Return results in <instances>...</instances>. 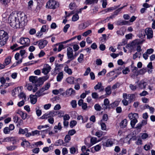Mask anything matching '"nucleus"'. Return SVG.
Returning <instances> with one entry per match:
<instances>
[{"instance_id": "1", "label": "nucleus", "mask_w": 155, "mask_h": 155, "mask_svg": "<svg viewBox=\"0 0 155 155\" xmlns=\"http://www.w3.org/2000/svg\"><path fill=\"white\" fill-rule=\"evenodd\" d=\"M18 21L17 14L12 13L8 18V22L11 26L14 28H20Z\"/></svg>"}, {"instance_id": "2", "label": "nucleus", "mask_w": 155, "mask_h": 155, "mask_svg": "<svg viewBox=\"0 0 155 155\" xmlns=\"http://www.w3.org/2000/svg\"><path fill=\"white\" fill-rule=\"evenodd\" d=\"M8 33L4 30H0V47L5 45L8 38Z\"/></svg>"}, {"instance_id": "3", "label": "nucleus", "mask_w": 155, "mask_h": 155, "mask_svg": "<svg viewBox=\"0 0 155 155\" xmlns=\"http://www.w3.org/2000/svg\"><path fill=\"white\" fill-rule=\"evenodd\" d=\"M17 15V19L18 21V24L20 26V28L23 27L25 25V20L27 18L26 15L25 14L22 12L18 13Z\"/></svg>"}, {"instance_id": "4", "label": "nucleus", "mask_w": 155, "mask_h": 155, "mask_svg": "<svg viewBox=\"0 0 155 155\" xmlns=\"http://www.w3.org/2000/svg\"><path fill=\"white\" fill-rule=\"evenodd\" d=\"M128 117L129 119L131 120L130 121V124L132 127L134 126L135 124L137 122V119L138 118V114L137 113H130L129 114Z\"/></svg>"}, {"instance_id": "5", "label": "nucleus", "mask_w": 155, "mask_h": 155, "mask_svg": "<svg viewBox=\"0 0 155 155\" xmlns=\"http://www.w3.org/2000/svg\"><path fill=\"white\" fill-rule=\"evenodd\" d=\"M58 6L57 2L54 0H49L46 5V8L51 9H54Z\"/></svg>"}, {"instance_id": "6", "label": "nucleus", "mask_w": 155, "mask_h": 155, "mask_svg": "<svg viewBox=\"0 0 155 155\" xmlns=\"http://www.w3.org/2000/svg\"><path fill=\"white\" fill-rule=\"evenodd\" d=\"M67 54L68 59H70L73 60L76 58V56L74 55L73 50L71 47H68L67 49Z\"/></svg>"}, {"instance_id": "7", "label": "nucleus", "mask_w": 155, "mask_h": 155, "mask_svg": "<svg viewBox=\"0 0 155 155\" xmlns=\"http://www.w3.org/2000/svg\"><path fill=\"white\" fill-rule=\"evenodd\" d=\"M19 43L24 46H28L30 45V40L28 38H21L19 40Z\"/></svg>"}, {"instance_id": "8", "label": "nucleus", "mask_w": 155, "mask_h": 155, "mask_svg": "<svg viewBox=\"0 0 155 155\" xmlns=\"http://www.w3.org/2000/svg\"><path fill=\"white\" fill-rule=\"evenodd\" d=\"M115 140L113 138H110L108 139L105 141L103 142L102 145L103 146L106 147H111L114 143Z\"/></svg>"}, {"instance_id": "9", "label": "nucleus", "mask_w": 155, "mask_h": 155, "mask_svg": "<svg viewBox=\"0 0 155 155\" xmlns=\"http://www.w3.org/2000/svg\"><path fill=\"white\" fill-rule=\"evenodd\" d=\"M145 32L147 39H150L153 38V31L151 28H147L145 30Z\"/></svg>"}, {"instance_id": "10", "label": "nucleus", "mask_w": 155, "mask_h": 155, "mask_svg": "<svg viewBox=\"0 0 155 155\" xmlns=\"http://www.w3.org/2000/svg\"><path fill=\"white\" fill-rule=\"evenodd\" d=\"M48 41L44 39H41L39 41L38 46L40 49L44 48L47 44Z\"/></svg>"}, {"instance_id": "11", "label": "nucleus", "mask_w": 155, "mask_h": 155, "mask_svg": "<svg viewBox=\"0 0 155 155\" xmlns=\"http://www.w3.org/2000/svg\"><path fill=\"white\" fill-rule=\"evenodd\" d=\"M51 67L48 64H46L44 65V68L42 69V72L45 74H47L50 71Z\"/></svg>"}, {"instance_id": "12", "label": "nucleus", "mask_w": 155, "mask_h": 155, "mask_svg": "<svg viewBox=\"0 0 155 155\" xmlns=\"http://www.w3.org/2000/svg\"><path fill=\"white\" fill-rule=\"evenodd\" d=\"M123 99L122 101V102L124 106H127L130 104V101L129 100H127L128 99L127 94L126 93L123 94Z\"/></svg>"}, {"instance_id": "13", "label": "nucleus", "mask_w": 155, "mask_h": 155, "mask_svg": "<svg viewBox=\"0 0 155 155\" xmlns=\"http://www.w3.org/2000/svg\"><path fill=\"white\" fill-rule=\"evenodd\" d=\"M91 143H86V145L88 147H90L93 145L95 144L97 142V138L95 137H93L91 138L90 139Z\"/></svg>"}, {"instance_id": "14", "label": "nucleus", "mask_w": 155, "mask_h": 155, "mask_svg": "<svg viewBox=\"0 0 155 155\" xmlns=\"http://www.w3.org/2000/svg\"><path fill=\"white\" fill-rule=\"evenodd\" d=\"M127 96L130 103L135 100L136 95L135 94H127Z\"/></svg>"}, {"instance_id": "15", "label": "nucleus", "mask_w": 155, "mask_h": 155, "mask_svg": "<svg viewBox=\"0 0 155 155\" xmlns=\"http://www.w3.org/2000/svg\"><path fill=\"white\" fill-rule=\"evenodd\" d=\"M143 42V41L140 39H136L133 41L131 43L134 48L138 45H140V44H142Z\"/></svg>"}, {"instance_id": "16", "label": "nucleus", "mask_w": 155, "mask_h": 155, "mask_svg": "<svg viewBox=\"0 0 155 155\" xmlns=\"http://www.w3.org/2000/svg\"><path fill=\"white\" fill-rule=\"evenodd\" d=\"M132 71L134 74H132L131 77L133 78H134L135 76L138 75V68L135 66H132L131 67Z\"/></svg>"}, {"instance_id": "17", "label": "nucleus", "mask_w": 155, "mask_h": 155, "mask_svg": "<svg viewBox=\"0 0 155 155\" xmlns=\"http://www.w3.org/2000/svg\"><path fill=\"white\" fill-rule=\"evenodd\" d=\"M75 94V91L71 88L68 89L66 91V95L68 96L74 95Z\"/></svg>"}, {"instance_id": "18", "label": "nucleus", "mask_w": 155, "mask_h": 155, "mask_svg": "<svg viewBox=\"0 0 155 155\" xmlns=\"http://www.w3.org/2000/svg\"><path fill=\"white\" fill-rule=\"evenodd\" d=\"M101 148V145L98 144L93 147L91 148V152L92 153H94L95 152L98 151Z\"/></svg>"}, {"instance_id": "19", "label": "nucleus", "mask_w": 155, "mask_h": 155, "mask_svg": "<svg viewBox=\"0 0 155 155\" xmlns=\"http://www.w3.org/2000/svg\"><path fill=\"white\" fill-rule=\"evenodd\" d=\"M30 97L31 103L32 104H35L37 101V97L34 95H31Z\"/></svg>"}, {"instance_id": "20", "label": "nucleus", "mask_w": 155, "mask_h": 155, "mask_svg": "<svg viewBox=\"0 0 155 155\" xmlns=\"http://www.w3.org/2000/svg\"><path fill=\"white\" fill-rule=\"evenodd\" d=\"M29 80L30 82L33 83H36L38 81L39 78L38 79V77L36 76H31L29 78Z\"/></svg>"}, {"instance_id": "21", "label": "nucleus", "mask_w": 155, "mask_h": 155, "mask_svg": "<svg viewBox=\"0 0 155 155\" xmlns=\"http://www.w3.org/2000/svg\"><path fill=\"white\" fill-rule=\"evenodd\" d=\"M147 83L143 81H141L138 84V87L140 89H143L146 87Z\"/></svg>"}, {"instance_id": "22", "label": "nucleus", "mask_w": 155, "mask_h": 155, "mask_svg": "<svg viewBox=\"0 0 155 155\" xmlns=\"http://www.w3.org/2000/svg\"><path fill=\"white\" fill-rule=\"evenodd\" d=\"M94 89L97 90H99L100 91H102L104 90V88L102 86L101 83L98 82L94 87Z\"/></svg>"}, {"instance_id": "23", "label": "nucleus", "mask_w": 155, "mask_h": 155, "mask_svg": "<svg viewBox=\"0 0 155 155\" xmlns=\"http://www.w3.org/2000/svg\"><path fill=\"white\" fill-rule=\"evenodd\" d=\"M88 26V25L87 22H84L79 25L78 28L79 30H81L84 29Z\"/></svg>"}, {"instance_id": "24", "label": "nucleus", "mask_w": 155, "mask_h": 155, "mask_svg": "<svg viewBox=\"0 0 155 155\" xmlns=\"http://www.w3.org/2000/svg\"><path fill=\"white\" fill-rule=\"evenodd\" d=\"M17 113L19 114L23 120H25L27 116V114L21 110H18Z\"/></svg>"}, {"instance_id": "25", "label": "nucleus", "mask_w": 155, "mask_h": 155, "mask_svg": "<svg viewBox=\"0 0 155 155\" xmlns=\"http://www.w3.org/2000/svg\"><path fill=\"white\" fill-rule=\"evenodd\" d=\"M4 142H9L12 141V143L13 144H15L16 143V141L15 140V138L14 137H7L4 138Z\"/></svg>"}, {"instance_id": "26", "label": "nucleus", "mask_w": 155, "mask_h": 155, "mask_svg": "<svg viewBox=\"0 0 155 155\" xmlns=\"http://www.w3.org/2000/svg\"><path fill=\"white\" fill-rule=\"evenodd\" d=\"M109 101L107 98L105 99L104 101V105L103 108L104 109H107V108H110V105H109Z\"/></svg>"}, {"instance_id": "27", "label": "nucleus", "mask_w": 155, "mask_h": 155, "mask_svg": "<svg viewBox=\"0 0 155 155\" xmlns=\"http://www.w3.org/2000/svg\"><path fill=\"white\" fill-rule=\"evenodd\" d=\"M62 127L61 126L60 122H59L58 125H55L54 127V129L55 133H57L58 131H61V130Z\"/></svg>"}, {"instance_id": "28", "label": "nucleus", "mask_w": 155, "mask_h": 155, "mask_svg": "<svg viewBox=\"0 0 155 155\" xmlns=\"http://www.w3.org/2000/svg\"><path fill=\"white\" fill-rule=\"evenodd\" d=\"M125 48L127 49L128 51V52L131 53L134 50V47L132 45L131 43L127 45L126 46Z\"/></svg>"}, {"instance_id": "29", "label": "nucleus", "mask_w": 155, "mask_h": 155, "mask_svg": "<svg viewBox=\"0 0 155 155\" xmlns=\"http://www.w3.org/2000/svg\"><path fill=\"white\" fill-rule=\"evenodd\" d=\"M64 71L68 74L69 75H71L72 73V72L71 69L69 68L68 66L67 65H66L64 67Z\"/></svg>"}, {"instance_id": "30", "label": "nucleus", "mask_w": 155, "mask_h": 155, "mask_svg": "<svg viewBox=\"0 0 155 155\" xmlns=\"http://www.w3.org/2000/svg\"><path fill=\"white\" fill-rule=\"evenodd\" d=\"M44 91L41 90V89H40L36 93L35 95L37 97H39L41 96H42L45 94L44 92Z\"/></svg>"}, {"instance_id": "31", "label": "nucleus", "mask_w": 155, "mask_h": 155, "mask_svg": "<svg viewBox=\"0 0 155 155\" xmlns=\"http://www.w3.org/2000/svg\"><path fill=\"white\" fill-rule=\"evenodd\" d=\"M98 1V0H85L84 3L86 5H89L97 3Z\"/></svg>"}, {"instance_id": "32", "label": "nucleus", "mask_w": 155, "mask_h": 155, "mask_svg": "<svg viewBox=\"0 0 155 155\" xmlns=\"http://www.w3.org/2000/svg\"><path fill=\"white\" fill-rule=\"evenodd\" d=\"M63 74L62 72H59L57 77V81L58 82H60L63 79Z\"/></svg>"}, {"instance_id": "33", "label": "nucleus", "mask_w": 155, "mask_h": 155, "mask_svg": "<svg viewBox=\"0 0 155 155\" xmlns=\"http://www.w3.org/2000/svg\"><path fill=\"white\" fill-rule=\"evenodd\" d=\"M21 146L24 147H30V143L27 140L23 141L21 143Z\"/></svg>"}, {"instance_id": "34", "label": "nucleus", "mask_w": 155, "mask_h": 155, "mask_svg": "<svg viewBox=\"0 0 155 155\" xmlns=\"http://www.w3.org/2000/svg\"><path fill=\"white\" fill-rule=\"evenodd\" d=\"M130 134H128L124 139V142L127 143L128 144H130Z\"/></svg>"}, {"instance_id": "35", "label": "nucleus", "mask_w": 155, "mask_h": 155, "mask_svg": "<svg viewBox=\"0 0 155 155\" xmlns=\"http://www.w3.org/2000/svg\"><path fill=\"white\" fill-rule=\"evenodd\" d=\"M28 131V130L27 128H25V129H22L21 128L19 129L18 133L20 134H25L26 132Z\"/></svg>"}, {"instance_id": "36", "label": "nucleus", "mask_w": 155, "mask_h": 155, "mask_svg": "<svg viewBox=\"0 0 155 155\" xmlns=\"http://www.w3.org/2000/svg\"><path fill=\"white\" fill-rule=\"evenodd\" d=\"M128 22L126 21H118L116 22V24L117 25H123L127 24Z\"/></svg>"}, {"instance_id": "37", "label": "nucleus", "mask_w": 155, "mask_h": 155, "mask_svg": "<svg viewBox=\"0 0 155 155\" xmlns=\"http://www.w3.org/2000/svg\"><path fill=\"white\" fill-rule=\"evenodd\" d=\"M127 124V121L126 119H125L121 121L120 123V126L122 128L126 127Z\"/></svg>"}, {"instance_id": "38", "label": "nucleus", "mask_w": 155, "mask_h": 155, "mask_svg": "<svg viewBox=\"0 0 155 155\" xmlns=\"http://www.w3.org/2000/svg\"><path fill=\"white\" fill-rule=\"evenodd\" d=\"M66 80L68 83L72 84L74 83V78L72 77H70L68 78Z\"/></svg>"}, {"instance_id": "39", "label": "nucleus", "mask_w": 155, "mask_h": 155, "mask_svg": "<svg viewBox=\"0 0 155 155\" xmlns=\"http://www.w3.org/2000/svg\"><path fill=\"white\" fill-rule=\"evenodd\" d=\"M50 87V84L49 83H48L41 89L42 91H45L48 90Z\"/></svg>"}, {"instance_id": "40", "label": "nucleus", "mask_w": 155, "mask_h": 155, "mask_svg": "<svg viewBox=\"0 0 155 155\" xmlns=\"http://www.w3.org/2000/svg\"><path fill=\"white\" fill-rule=\"evenodd\" d=\"M127 5H124L123 7L120 8L116 10L113 13L114 14V15H115L116 16L120 12V11L121 10L124 8Z\"/></svg>"}, {"instance_id": "41", "label": "nucleus", "mask_w": 155, "mask_h": 155, "mask_svg": "<svg viewBox=\"0 0 155 155\" xmlns=\"http://www.w3.org/2000/svg\"><path fill=\"white\" fill-rule=\"evenodd\" d=\"M63 141L61 139H59L57 140L54 143V145L56 146H61L63 144Z\"/></svg>"}, {"instance_id": "42", "label": "nucleus", "mask_w": 155, "mask_h": 155, "mask_svg": "<svg viewBox=\"0 0 155 155\" xmlns=\"http://www.w3.org/2000/svg\"><path fill=\"white\" fill-rule=\"evenodd\" d=\"M111 87L110 86H108L105 89V91L106 92V94L109 95L111 93Z\"/></svg>"}, {"instance_id": "43", "label": "nucleus", "mask_w": 155, "mask_h": 155, "mask_svg": "<svg viewBox=\"0 0 155 155\" xmlns=\"http://www.w3.org/2000/svg\"><path fill=\"white\" fill-rule=\"evenodd\" d=\"M17 146L16 145H12L6 147V149L8 150H13L16 149Z\"/></svg>"}, {"instance_id": "44", "label": "nucleus", "mask_w": 155, "mask_h": 155, "mask_svg": "<svg viewBox=\"0 0 155 155\" xmlns=\"http://www.w3.org/2000/svg\"><path fill=\"white\" fill-rule=\"evenodd\" d=\"M79 18L78 14L76 13L73 16L72 18V21H76L79 19Z\"/></svg>"}, {"instance_id": "45", "label": "nucleus", "mask_w": 155, "mask_h": 155, "mask_svg": "<svg viewBox=\"0 0 155 155\" xmlns=\"http://www.w3.org/2000/svg\"><path fill=\"white\" fill-rule=\"evenodd\" d=\"M78 61L80 63H82L84 61V54H81L79 57L78 58Z\"/></svg>"}, {"instance_id": "46", "label": "nucleus", "mask_w": 155, "mask_h": 155, "mask_svg": "<svg viewBox=\"0 0 155 155\" xmlns=\"http://www.w3.org/2000/svg\"><path fill=\"white\" fill-rule=\"evenodd\" d=\"M69 7L71 10L75 9L76 7L75 3L74 2L71 3L69 5Z\"/></svg>"}, {"instance_id": "47", "label": "nucleus", "mask_w": 155, "mask_h": 155, "mask_svg": "<svg viewBox=\"0 0 155 155\" xmlns=\"http://www.w3.org/2000/svg\"><path fill=\"white\" fill-rule=\"evenodd\" d=\"M19 97L22 99V100L26 101V96L25 93L23 92H21L19 95Z\"/></svg>"}, {"instance_id": "48", "label": "nucleus", "mask_w": 155, "mask_h": 155, "mask_svg": "<svg viewBox=\"0 0 155 155\" xmlns=\"http://www.w3.org/2000/svg\"><path fill=\"white\" fill-rule=\"evenodd\" d=\"M119 103L118 101H115L110 104V108H114L117 106L119 104Z\"/></svg>"}, {"instance_id": "49", "label": "nucleus", "mask_w": 155, "mask_h": 155, "mask_svg": "<svg viewBox=\"0 0 155 155\" xmlns=\"http://www.w3.org/2000/svg\"><path fill=\"white\" fill-rule=\"evenodd\" d=\"M94 108L97 111H100L102 109L101 107L98 104H95L94 106Z\"/></svg>"}, {"instance_id": "50", "label": "nucleus", "mask_w": 155, "mask_h": 155, "mask_svg": "<svg viewBox=\"0 0 155 155\" xmlns=\"http://www.w3.org/2000/svg\"><path fill=\"white\" fill-rule=\"evenodd\" d=\"M0 1L2 4L6 5L10 2V0H0Z\"/></svg>"}, {"instance_id": "51", "label": "nucleus", "mask_w": 155, "mask_h": 155, "mask_svg": "<svg viewBox=\"0 0 155 155\" xmlns=\"http://www.w3.org/2000/svg\"><path fill=\"white\" fill-rule=\"evenodd\" d=\"M104 132L100 130L96 132L95 135L98 137H100L103 135Z\"/></svg>"}, {"instance_id": "52", "label": "nucleus", "mask_w": 155, "mask_h": 155, "mask_svg": "<svg viewBox=\"0 0 155 155\" xmlns=\"http://www.w3.org/2000/svg\"><path fill=\"white\" fill-rule=\"evenodd\" d=\"M3 133L5 134H7L10 133V131L8 128V127H5L3 130Z\"/></svg>"}, {"instance_id": "53", "label": "nucleus", "mask_w": 155, "mask_h": 155, "mask_svg": "<svg viewBox=\"0 0 155 155\" xmlns=\"http://www.w3.org/2000/svg\"><path fill=\"white\" fill-rule=\"evenodd\" d=\"M64 113L63 111L61 110L56 111V115L58 114V117H63Z\"/></svg>"}, {"instance_id": "54", "label": "nucleus", "mask_w": 155, "mask_h": 155, "mask_svg": "<svg viewBox=\"0 0 155 155\" xmlns=\"http://www.w3.org/2000/svg\"><path fill=\"white\" fill-rule=\"evenodd\" d=\"M11 58L10 57H8L6 58L5 61V64L6 65L8 64L11 62Z\"/></svg>"}, {"instance_id": "55", "label": "nucleus", "mask_w": 155, "mask_h": 155, "mask_svg": "<svg viewBox=\"0 0 155 155\" xmlns=\"http://www.w3.org/2000/svg\"><path fill=\"white\" fill-rule=\"evenodd\" d=\"M71 104L73 108H74L76 107L77 104L76 101L75 100H72L71 102Z\"/></svg>"}, {"instance_id": "56", "label": "nucleus", "mask_w": 155, "mask_h": 155, "mask_svg": "<svg viewBox=\"0 0 155 155\" xmlns=\"http://www.w3.org/2000/svg\"><path fill=\"white\" fill-rule=\"evenodd\" d=\"M48 26L46 25H43L41 28V30L42 32H45L48 30Z\"/></svg>"}, {"instance_id": "57", "label": "nucleus", "mask_w": 155, "mask_h": 155, "mask_svg": "<svg viewBox=\"0 0 155 155\" xmlns=\"http://www.w3.org/2000/svg\"><path fill=\"white\" fill-rule=\"evenodd\" d=\"M129 87L132 91H135L137 89V87L136 85L131 84L129 85Z\"/></svg>"}, {"instance_id": "58", "label": "nucleus", "mask_w": 155, "mask_h": 155, "mask_svg": "<svg viewBox=\"0 0 155 155\" xmlns=\"http://www.w3.org/2000/svg\"><path fill=\"white\" fill-rule=\"evenodd\" d=\"M121 85L120 83L117 82L112 86V88L113 89H115L117 88H118L120 87Z\"/></svg>"}, {"instance_id": "59", "label": "nucleus", "mask_w": 155, "mask_h": 155, "mask_svg": "<svg viewBox=\"0 0 155 155\" xmlns=\"http://www.w3.org/2000/svg\"><path fill=\"white\" fill-rule=\"evenodd\" d=\"M70 152L71 154H74L76 152V149L74 147H72L70 149Z\"/></svg>"}, {"instance_id": "60", "label": "nucleus", "mask_w": 155, "mask_h": 155, "mask_svg": "<svg viewBox=\"0 0 155 155\" xmlns=\"http://www.w3.org/2000/svg\"><path fill=\"white\" fill-rule=\"evenodd\" d=\"M121 68H118L117 69H114V71L117 74V75H118L121 73Z\"/></svg>"}, {"instance_id": "61", "label": "nucleus", "mask_w": 155, "mask_h": 155, "mask_svg": "<svg viewBox=\"0 0 155 155\" xmlns=\"http://www.w3.org/2000/svg\"><path fill=\"white\" fill-rule=\"evenodd\" d=\"M51 146L49 147H45L43 148L42 150L45 153H47L51 150Z\"/></svg>"}, {"instance_id": "62", "label": "nucleus", "mask_w": 155, "mask_h": 155, "mask_svg": "<svg viewBox=\"0 0 155 155\" xmlns=\"http://www.w3.org/2000/svg\"><path fill=\"white\" fill-rule=\"evenodd\" d=\"M71 140V137L68 135H66L64 138V141L66 143H68Z\"/></svg>"}, {"instance_id": "63", "label": "nucleus", "mask_w": 155, "mask_h": 155, "mask_svg": "<svg viewBox=\"0 0 155 155\" xmlns=\"http://www.w3.org/2000/svg\"><path fill=\"white\" fill-rule=\"evenodd\" d=\"M50 117L49 113H46L42 115L41 117L42 119H47L48 118V119Z\"/></svg>"}, {"instance_id": "64", "label": "nucleus", "mask_w": 155, "mask_h": 155, "mask_svg": "<svg viewBox=\"0 0 155 155\" xmlns=\"http://www.w3.org/2000/svg\"><path fill=\"white\" fill-rule=\"evenodd\" d=\"M77 124V122L75 120H72L71 121L70 124V126L71 128L76 125Z\"/></svg>"}]
</instances>
